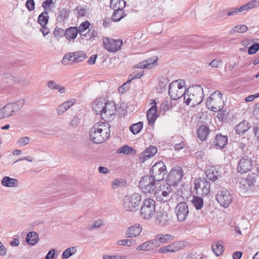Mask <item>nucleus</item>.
Here are the masks:
<instances>
[{
    "label": "nucleus",
    "instance_id": "f257e3e1",
    "mask_svg": "<svg viewBox=\"0 0 259 259\" xmlns=\"http://www.w3.org/2000/svg\"><path fill=\"white\" fill-rule=\"evenodd\" d=\"M110 127L109 124L105 122L94 124L90 132V136L93 142L101 144L106 141L110 137Z\"/></svg>",
    "mask_w": 259,
    "mask_h": 259
},
{
    "label": "nucleus",
    "instance_id": "f03ea898",
    "mask_svg": "<svg viewBox=\"0 0 259 259\" xmlns=\"http://www.w3.org/2000/svg\"><path fill=\"white\" fill-rule=\"evenodd\" d=\"M203 96L202 88L199 85H196L185 91L184 100L187 105L195 107L202 102Z\"/></svg>",
    "mask_w": 259,
    "mask_h": 259
},
{
    "label": "nucleus",
    "instance_id": "7ed1b4c3",
    "mask_svg": "<svg viewBox=\"0 0 259 259\" xmlns=\"http://www.w3.org/2000/svg\"><path fill=\"white\" fill-rule=\"evenodd\" d=\"M178 204L174 208V212L177 217V220L180 222H184L188 216V205L185 201L184 197L179 194L176 195Z\"/></svg>",
    "mask_w": 259,
    "mask_h": 259
},
{
    "label": "nucleus",
    "instance_id": "20e7f679",
    "mask_svg": "<svg viewBox=\"0 0 259 259\" xmlns=\"http://www.w3.org/2000/svg\"><path fill=\"white\" fill-rule=\"evenodd\" d=\"M155 202L151 198H148L143 200L140 209L141 217L145 220L151 219L155 213Z\"/></svg>",
    "mask_w": 259,
    "mask_h": 259
},
{
    "label": "nucleus",
    "instance_id": "39448f33",
    "mask_svg": "<svg viewBox=\"0 0 259 259\" xmlns=\"http://www.w3.org/2000/svg\"><path fill=\"white\" fill-rule=\"evenodd\" d=\"M224 104L222 95L218 91L211 94L206 102L208 109L214 112L221 111L223 108Z\"/></svg>",
    "mask_w": 259,
    "mask_h": 259
},
{
    "label": "nucleus",
    "instance_id": "423d86ee",
    "mask_svg": "<svg viewBox=\"0 0 259 259\" xmlns=\"http://www.w3.org/2000/svg\"><path fill=\"white\" fill-rule=\"evenodd\" d=\"M141 200V195L137 193L124 196L123 200V209L127 212L135 211L138 209Z\"/></svg>",
    "mask_w": 259,
    "mask_h": 259
},
{
    "label": "nucleus",
    "instance_id": "0eeeda50",
    "mask_svg": "<svg viewBox=\"0 0 259 259\" xmlns=\"http://www.w3.org/2000/svg\"><path fill=\"white\" fill-rule=\"evenodd\" d=\"M185 84V81L183 79L175 80L169 84L168 94L172 100H177L184 97Z\"/></svg>",
    "mask_w": 259,
    "mask_h": 259
},
{
    "label": "nucleus",
    "instance_id": "6e6552de",
    "mask_svg": "<svg viewBox=\"0 0 259 259\" xmlns=\"http://www.w3.org/2000/svg\"><path fill=\"white\" fill-rule=\"evenodd\" d=\"M215 199L221 206L227 208L233 201V196L226 189L222 187L218 188Z\"/></svg>",
    "mask_w": 259,
    "mask_h": 259
},
{
    "label": "nucleus",
    "instance_id": "1a4fd4ad",
    "mask_svg": "<svg viewBox=\"0 0 259 259\" xmlns=\"http://www.w3.org/2000/svg\"><path fill=\"white\" fill-rule=\"evenodd\" d=\"M166 173V166L164 162L161 161L155 163L150 169L151 177L157 181L163 180Z\"/></svg>",
    "mask_w": 259,
    "mask_h": 259
},
{
    "label": "nucleus",
    "instance_id": "9d476101",
    "mask_svg": "<svg viewBox=\"0 0 259 259\" xmlns=\"http://www.w3.org/2000/svg\"><path fill=\"white\" fill-rule=\"evenodd\" d=\"M156 181L149 176H144L139 182V187L145 194L152 193L156 188Z\"/></svg>",
    "mask_w": 259,
    "mask_h": 259
},
{
    "label": "nucleus",
    "instance_id": "9b49d317",
    "mask_svg": "<svg viewBox=\"0 0 259 259\" xmlns=\"http://www.w3.org/2000/svg\"><path fill=\"white\" fill-rule=\"evenodd\" d=\"M183 176L182 168L176 166L171 169L167 176V182L169 186H176L180 182Z\"/></svg>",
    "mask_w": 259,
    "mask_h": 259
},
{
    "label": "nucleus",
    "instance_id": "f8f14e48",
    "mask_svg": "<svg viewBox=\"0 0 259 259\" xmlns=\"http://www.w3.org/2000/svg\"><path fill=\"white\" fill-rule=\"evenodd\" d=\"M210 183L205 179L195 181L194 190L198 195L206 196L210 192Z\"/></svg>",
    "mask_w": 259,
    "mask_h": 259
},
{
    "label": "nucleus",
    "instance_id": "ddd939ff",
    "mask_svg": "<svg viewBox=\"0 0 259 259\" xmlns=\"http://www.w3.org/2000/svg\"><path fill=\"white\" fill-rule=\"evenodd\" d=\"M259 6V0H253L246 3L240 8H232L229 10L227 15L229 17L236 16L239 13L247 11Z\"/></svg>",
    "mask_w": 259,
    "mask_h": 259
},
{
    "label": "nucleus",
    "instance_id": "4468645a",
    "mask_svg": "<svg viewBox=\"0 0 259 259\" xmlns=\"http://www.w3.org/2000/svg\"><path fill=\"white\" fill-rule=\"evenodd\" d=\"M116 111V106L114 102H106L101 116L103 120L109 121L113 119Z\"/></svg>",
    "mask_w": 259,
    "mask_h": 259
},
{
    "label": "nucleus",
    "instance_id": "2eb2a0df",
    "mask_svg": "<svg viewBox=\"0 0 259 259\" xmlns=\"http://www.w3.org/2000/svg\"><path fill=\"white\" fill-rule=\"evenodd\" d=\"M103 43L106 49L111 52H115L120 49L122 41L120 39H110L108 37L103 38Z\"/></svg>",
    "mask_w": 259,
    "mask_h": 259
},
{
    "label": "nucleus",
    "instance_id": "dca6fc26",
    "mask_svg": "<svg viewBox=\"0 0 259 259\" xmlns=\"http://www.w3.org/2000/svg\"><path fill=\"white\" fill-rule=\"evenodd\" d=\"M257 175L254 173L249 174L245 178H242L239 182V187L244 190H248L254 186Z\"/></svg>",
    "mask_w": 259,
    "mask_h": 259
},
{
    "label": "nucleus",
    "instance_id": "f3484780",
    "mask_svg": "<svg viewBox=\"0 0 259 259\" xmlns=\"http://www.w3.org/2000/svg\"><path fill=\"white\" fill-rule=\"evenodd\" d=\"M252 163L251 159L248 156L242 157L238 163L237 170L240 173H245L251 169Z\"/></svg>",
    "mask_w": 259,
    "mask_h": 259
},
{
    "label": "nucleus",
    "instance_id": "a211bd4d",
    "mask_svg": "<svg viewBox=\"0 0 259 259\" xmlns=\"http://www.w3.org/2000/svg\"><path fill=\"white\" fill-rule=\"evenodd\" d=\"M105 100L104 98L96 99L92 103L93 110L96 114L101 115L105 105Z\"/></svg>",
    "mask_w": 259,
    "mask_h": 259
},
{
    "label": "nucleus",
    "instance_id": "6ab92c4d",
    "mask_svg": "<svg viewBox=\"0 0 259 259\" xmlns=\"http://www.w3.org/2000/svg\"><path fill=\"white\" fill-rule=\"evenodd\" d=\"M157 152V148L154 146H150L143 151L139 157L141 162H144L148 159L153 157Z\"/></svg>",
    "mask_w": 259,
    "mask_h": 259
},
{
    "label": "nucleus",
    "instance_id": "aec40b11",
    "mask_svg": "<svg viewBox=\"0 0 259 259\" xmlns=\"http://www.w3.org/2000/svg\"><path fill=\"white\" fill-rule=\"evenodd\" d=\"M142 230V227L140 224H136L129 227L125 233V236L127 238H133L138 236Z\"/></svg>",
    "mask_w": 259,
    "mask_h": 259
},
{
    "label": "nucleus",
    "instance_id": "412c9836",
    "mask_svg": "<svg viewBox=\"0 0 259 259\" xmlns=\"http://www.w3.org/2000/svg\"><path fill=\"white\" fill-rule=\"evenodd\" d=\"M174 237L169 234H158L153 239L155 246H159L158 243L164 244L167 243L169 241H171Z\"/></svg>",
    "mask_w": 259,
    "mask_h": 259
},
{
    "label": "nucleus",
    "instance_id": "4be33fe9",
    "mask_svg": "<svg viewBox=\"0 0 259 259\" xmlns=\"http://www.w3.org/2000/svg\"><path fill=\"white\" fill-rule=\"evenodd\" d=\"M1 184L3 186L8 188L17 187L19 185L18 181L14 178L8 176L3 177L2 180Z\"/></svg>",
    "mask_w": 259,
    "mask_h": 259
},
{
    "label": "nucleus",
    "instance_id": "5701e85b",
    "mask_svg": "<svg viewBox=\"0 0 259 259\" xmlns=\"http://www.w3.org/2000/svg\"><path fill=\"white\" fill-rule=\"evenodd\" d=\"M157 220L158 221L159 224L162 226L167 225L170 222L168 214L166 211H160L157 214Z\"/></svg>",
    "mask_w": 259,
    "mask_h": 259
},
{
    "label": "nucleus",
    "instance_id": "b1692460",
    "mask_svg": "<svg viewBox=\"0 0 259 259\" xmlns=\"http://www.w3.org/2000/svg\"><path fill=\"white\" fill-rule=\"evenodd\" d=\"M228 142V138L221 134L217 135L213 141V144L215 147L222 148L225 147Z\"/></svg>",
    "mask_w": 259,
    "mask_h": 259
},
{
    "label": "nucleus",
    "instance_id": "393cba45",
    "mask_svg": "<svg viewBox=\"0 0 259 259\" xmlns=\"http://www.w3.org/2000/svg\"><path fill=\"white\" fill-rule=\"evenodd\" d=\"M154 105H153L147 111V117L150 123H154L157 117V108L156 106V102L153 101Z\"/></svg>",
    "mask_w": 259,
    "mask_h": 259
},
{
    "label": "nucleus",
    "instance_id": "a878e982",
    "mask_svg": "<svg viewBox=\"0 0 259 259\" xmlns=\"http://www.w3.org/2000/svg\"><path fill=\"white\" fill-rule=\"evenodd\" d=\"M78 33L76 27H70L66 29L64 33L65 38L68 40L74 39Z\"/></svg>",
    "mask_w": 259,
    "mask_h": 259
},
{
    "label": "nucleus",
    "instance_id": "bb28decb",
    "mask_svg": "<svg viewBox=\"0 0 259 259\" xmlns=\"http://www.w3.org/2000/svg\"><path fill=\"white\" fill-rule=\"evenodd\" d=\"M250 127V126L249 125V123L246 120H243L236 126L235 130L237 134L242 135L244 134Z\"/></svg>",
    "mask_w": 259,
    "mask_h": 259
},
{
    "label": "nucleus",
    "instance_id": "cd10ccee",
    "mask_svg": "<svg viewBox=\"0 0 259 259\" xmlns=\"http://www.w3.org/2000/svg\"><path fill=\"white\" fill-rule=\"evenodd\" d=\"M74 103V99L69 100L60 105L57 109L58 115L63 114L69 108L72 106Z\"/></svg>",
    "mask_w": 259,
    "mask_h": 259
},
{
    "label": "nucleus",
    "instance_id": "c85d7f7f",
    "mask_svg": "<svg viewBox=\"0 0 259 259\" xmlns=\"http://www.w3.org/2000/svg\"><path fill=\"white\" fill-rule=\"evenodd\" d=\"M155 247H156V246L154 242L153 239H151L138 245L136 249L137 250L149 251L152 250Z\"/></svg>",
    "mask_w": 259,
    "mask_h": 259
},
{
    "label": "nucleus",
    "instance_id": "c756f323",
    "mask_svg": "<svg viewBox=\"0 0 259 259\" xmlns=\"http://www.w3.org/2000/svg\"><path fill=\"white\" fill-rule=\"evenodd\" d=\"M25 241L29 245H35L39 241L38 234L33 231L28 233L26 237Z\"/></svg>",
    "mask_w": 259,
    "mask_h": 259
},
{
    "label": "nucleus",
    "instance_id": "7c9ffc66",
    "mask_svg": "<svg viewBox=\"0 0 259 259\" xmlns=\"http://www.w3.org/2000/svg\"><path fill=\"white\" fill-rule=\"evenodd\" d=\"M157 60V58L156 57L150 58L140 62L134 67L135 68H147L149 66L156 62Z\"/></svg>",
    "mask_w": 259,
    "mask_h": 259
},
{
    "label": "nucleus",
    "instance_id": "2f4dec72",
    "mask_svg": "<svg viewBox=\"0 0 259 259\" xmlns=\"http://www.w3.org/2000/svg\"><path fill=\"white\" fill-rule=\"evenodd\" d=\"M210 132L208 127L205 125H202L199 127L197 131V135L199 139L203 141L206 140Z\"/></svg>",
    "mask_w": 259,
    "mask_h": 259
},
{
    "label": "nucleus",
    "instance_id": "473e14b6",
    "mask_svg": "<svg viewBox=\"0 0 259 259\" xmlns=\"http://www.w3.org/2000/svg\"><path fill=\"white\" fill-rule=\"evenodd\" d=\"M125 5V0H111L110 1V7L113 10L123 11Z\"/></svg>",
    "mask_w": 259,
    "mask_h": 259
},
{
    "label": "nucleus",
    "instance_id": "72a5a7b5",
    "mask_svg": "<svg viewBox=\"0 0 259 259\" xmlns=\"http://www.w3.org/2000/svg\"><path fill=\"white\" fill-rule=\"evenodd\" d=\"M205 174L206 178L210 181H215L218 179V171L213 167L206 170Z\"/></svg>",
    "mask_w": 259,
    "mask_h": 259
},
{
    "label": "nucleus",
    "instance_id": "f704fd0d",
    "mask_svg": "<svg viewBox=\"0 0 259 259\" xmlns=\"http://www.w3.org/2000/svg\"><path fill=\"white\" fill-rule=\"evenodd\" d=\"M184 243L182 241H175L167 245L169 252H176L183 248Z\"/></svg>",
    "mask_w": 259,
    "mask_h": 259
},
{
    "label": "nucleus",
    "instance_id": "c9c22d12",
    "mask_svg": "<svg viewBox=\"0 0 259 259\" xmlns=\"http://www.w3.org/2000/svg\"><path fill=\"white\" fill-rule=\"evenodd\" d=\"M161 197L159 200L164 202H167L170 200L172 197V190L170 186L168 185L165 190L162 191Z\"/></svg>",
    "mask_w": 259,
    "mask_h": 259
},
{
    "label": "nucleus",
    "instance_id": "e433bc0d",
    "mask_svg": "<svg viewBox=\"0 0 259 259\" xmlns=\"http://www.w3.org/2000/svg\"><path fill=\"white\" fill-rule=\"evenodd\" d=\"M25 100L23 99H19L17 100L9 103L11 105L12 109L14 110L15 113L19 111L24 106Z\"/></svg>",
    "mask_w": 259,
    "mask_h": 259
},
{
    "label": "nucleus",
    "instance_id": "4c0bfd02",
    "mask_svg": "<svg viewBox=\"0 0 259 259\" xmlns=\"http://www.w3.org/2000/svg\"><path fill=\"white\" fill-rule=\"evenodd\" d=\"M74 53H69L65 54L62 60V63L64 65H68L72 64L75 62V59H74Z\"/></svg>",
    "mask_w": 259,
    "mask_h": 259
},
{
    "label": "nucleus",
    "instance_id": "58836bf2",
    "mask_svg": "<svg viewBox=\"0 0 259 259\" xmlns=\"http://www.w3.org/2000/svg\"><path fill=\"white\" fill-rule=\"evenodd\" d=\"M11 107V105L8 103L4 107L1 108L2 110V111L3 115L4 116V118L10 117L15 114Z\"/></svg>",
    "mask_w": 259,
    "mask_h": 259
},
{
    "label": "nucleus",
    "instance_id": "ea45409f",
    "mask_svg": "<svg viewBox=\"0 0 259 259\" xmlns=\"http://www.w3.org/2000/svg\"><path fill=\"white\" fill-rule=\"evenodd\" d=\"M248 27L244 24L238 25L234 27L230 31V34L233 35L236 33H244L247 31Z\"/></svg>",
    "mask_w": 259,
    "mask_h": 259
},
{
    "label": "nucleus",
    "instance_id": "a19ab883",
    "mask_svg": "<svg viewBox=\"0 0 259 259\" xmlns=\"http://www.w3.org/2000/svg\"><path fill=\"white\" fill-rule=\"evenodd\" d=\"M117 153L126 155L129 154H135L136 153V150L131 147L125 145L119 148L117 150Z\"/></svg>",
    "mask_w": 259,
    "mask_h": 259
},
{
    "label": "nucleus",
    "instance_id": "79ce46f5",
    "mask_svg": "<svg viewBox=\"0 0 259 259\" xmlns=\"http://www.w3.org/2000/svg\"><path fill=\"white\" fill-rule=\"evenodd\" d=\"M48 13L47 12H44L38 16L37 21L41 26H46L48 22Z\"/></svg>",
    "mask_w": 259,
    "mask_h": 259
},
{
    "label": "nucleus",
    "instance_id": "37998d69",
    "mask_svg": "<svg viewBox=\"0 0 259 259\" xmlns=\"http://www.w3.org/2000/svg\"><path fill=\"white\" fill-rule=\"evenodd\" d=\"M116 244L118 246H126L128 247L132 246L133 245L136 244V241L133 239H125L119 240L116 242Z\"/></svg>",
    "mask_w": 259,
    "mask_h": 259
},
{
    "label": "nucleus",
    "instance_id": "c03bdc74",
    "mask_svg": "<svg viewBox=\"0 0 259 259\" xmlns=\"http://www.w3.org/2000/svg\"><path fill=\"white\" fill-rule=\"evenodd\" d=\"M76 249L75 247H71L65 249L62 253V258L67 259L76 252Z\"/></svg>",
    "mask_w": 259,
    "mask_h": 259
},
{
    "label": "nucleus",
    "instance_id": "a18cd8bd",
    "mask_svg": "<svg viewBox=\"0 0 259 259\" xmlns=\"http://www.w3.org/2000/svg\"><path fill=\"white\" fill-rule=\"evenodd\" d=\"M143 126V123L142 122H139L131 125L130 127V130L134 134H137L140 132Z\"/></svg>",
    "mask_w": 259,
    "mask_h": 259
},
{
    "label": "nucleus",
    "instance_id": "49530a36",
    "mask_svg": "<svg viewBox=\"0 0 259 259\" xmlns=\"http://www.w3.org/2000/svg\"><path fill=\"white\" fill-rule=\"evenodd\" d=\"M124 16L125 14L123 11L114 10V12L112 16V20L115 22L119 21Z\"/></svg>",
    "mask_w": 259,
    "mask_h": 259
},
{
    "label": "nucleus",
    "instance_id": "de8ad7c7",
    "mask_svg": "<svg viewBox=\"0 0 259 259\" xmlns=\"http://www.w3.org/2000/svg\"><path fill=\"white\" fill-rule=\"evenodd\" d=\"M192 203L197 210L200 209L203 205V200L202 198L197 196L193 197Z\"/></svg>",
    "mask_w": 259,
    "mask_h": 259
},
{
    "label": "nucleus",
    "instance_id": "09e8293b",
    "mask_svg": "<svg viewBox=\"0 0 259 259\" xmlns=\"http://www.w3.org/2000/svg\"><path fill=\"white\" fill-rule=\"evenodd\" d=\"M212 249L217 256H220L224 252L223 246L219 242L213 244L212 245Z\"/></svg>",
    "mask_w": 259,
    "mask_h": 259
},
{
    "label": "nucleus",
    "instance_id": "8fccbe9b",
    "mask_svg": "<svg viewBox=\"0 0 259 259\" xmlns=\"http://www.w3.org/2000/svg\"><path fill=\"white\" fill-rule=\"evenodd\" d=\"M68 16V11L66 9L64 8L60 10L59 12L58 19L59 21L63 22L66 19H67Z\"/></svg>",
    "mask_w": 259,
    "mask_h": 259
},
{
    "label": "nucleus",
    "instance_id": "3c124183",
    "mask_svg": "<svg viewBox=\"0 0 259 259\" xmlns=\"http://www.w3.org/2000/svg\"><path fill=\"white\" fill-rule=\"evenodd\" d=\"M75 62L78 63L83 61L87 57L84 53L83 52H74Z\"/></svg>",
    "mask_w": 259,
    "mask_h": 259
},
{
    "label": "nucleus",
    "instance_id": "603ef678",
    "mask_svg": "<svg viewBox=\"0 0 259 259\" xmlns=\"http://www.w3.org/2000/svg\"><path fill=\"white\" fill-rule=\"evenodd\" d=\"M125 184V182L123 179H115L112 182V187L113 189H116L124 186Z\"/></svg>",
    "mask_w": 259,
    "mask_h": 259
},
{
    "label": "nucleus",
    "instance_id": "864d4df0",
    "mask_svg": "<svg viewBox=\"0 0 259 259\" xmlns=\"http://www.w3.org/2000/svg\"><path fill=\"white\" fill-rule=\"evenodd\" d=\"M90 25V23L88 21L81 23L78 28H77L78 33L82 34L85 30L89 28Z\"/></svg>",
    "mask_w": 259,
    "mask_h": 259
},
{
    "label": "nucleus",
    "instance_id": "5fc2aeb1",
    "mask_svg": "<svg viewBox=\"0 0 259 259\" xmlns=\"http://www.w3.org/2000/svg\"><path fill=\"white\" fill-rule=\"evenodd\" d=\"M65 32L62 28L56 27L53 32V34L55 37L57 38V39L64 35Z\"/></svg>",
    "mask_w": 259,
    "mask_h": 259
},
{
    "label": "nucleus",
    "instance_id": "6e6d98bb",
    "mask_svg": "<svg viewBox=\"0 0 259 259\" xmlns=\"http://www.w3.org/2000/svg\"><path fill=\"white\" fill-rule=\"evenodd\" d=\"M259 50V44H253L248 49V53L249 55L255 54Z\"/></svg>",
    "mask_w": 259,
    "mask_h": 259
},
{
    "label": "nucleus",
    "instance_id": "4d7b16f0",
    "mask_svg": "<svg viewBox=\"0 0 259 259\" xmlns=\"http://www.w3.org/2000/svg\"><path fill=\"white\" fill-rule=\"evenodd\" d=\"M29 141L30 139L27 137H21L18 140L17 144L19 146H24L29 143Z\"/></svg>",
    "mask_w": 259,
    "mask_h": 259
},
{
    "label": "nucleus",
    "instance_id": "13d9d810",
    "mask_svg": "<svg viewBox=\"0 0 259 259\" xmlns=\"http://www.w3.org/2000/svg\"><path fill=\"white\" fill-rule=\"evenodd\" d=\"M144 74V71L140 72H134L129 76V81H131L132 80L140 78Z\"/></svg>",
    "mask_w": 259,
    "mask_h": 259
},
{
    "label": "nucleus",
    "instance_id": "bf43d9fd",
    "mask_svg": "<svg viewBox=\"0 0 259 259\" xmlns=\"http://www.w3.org/2000/svg\"><path fill=\"white\" fill-rule=\"evenodd\" d=\"M127 256L124 255H105L103 259H126Z\"/></svg>",
    "mask_w": 259,
    "mask_h": 259
},
{
    "label": "nucleus",
    "instance_id": "052dcab7",
    "mask_svg": "<svg viewBox=\"0 0 259 259\" xmlns=\"http://www.w3.org/2000/svg\"><path fill=\"white\" fill-rule=\"evenodd\" d=\"M103 222L101 220L95 221L93 224H91L89 226V230H92L98 228L103 225Z\"/></svg>",
    "mask_w": 259,
    "mask_h": 259
},
{
    "label": "nucleus",
    "instance_id": "680f3d73",
    "mask_svg": "<svg viewBox=\"0 0 259 259\" xmlns=\"http://www.w3.org/2000/svg\"><path fill=\"white\" fill-rule=\"evenodd\" d=\"M78 14V17H84L86 15V10L80 6H77L74 10Z\"/></svg>",
    "mask_w": 259,
    "mask_h": 259
},
{
    "label": "nucleus",
    "instance_id": "e2e57ef3",
    "mask_svg": "<svg viewBox=\"0 0 259 259\" xmlns=\"http://www.w3.org/2000/svg\"><path fill=\"white\" fill-rule=\"evenodd\" d=\"M25 5L26 8L29 11H32L35 9V3L34 0H27Z\"/></svg>",
    "mask_w": 259,
    "mask_h": 259
},
{
    "label": "nucleus",
    "instance_id": "0e129e2a",
    "mask_svg": "<svg viewBox=\"0 0 259 259\" xmlns=\"http://www.w3.org/2000/svg\"><path fill=\"white\" fill-rule=\"evenodd\" d=\"M222 64V60L220 59H215L213 60L209 63V65L212 67H219Z\"/></svg>",
    "mask_w": 259,
    "mask_h": 259
},
{
    "label": "nucleus",
    "instance_id": "69168bd1",
    "mask_svg": "<svg viewBox=\"0 0 259 259\" xmlns=\"http://www.w3.org/2000/svg\"><path fill=\"white\" fill-rule=\"evenodd\" d=\"M59 84H57L53 80H50L47 82V87L51 90H56L58 88Z\"/></svg>",
    "mask_w": 259,
    "mask_h": 259
},
{
    "label": "nucleus",
    "instance_id": "338daca9",
    "mask_svg": "<svg viewBox=\"0 0 259 259\" xmlns=\"http://www.w3.org/2000/svg\"><path fill=\"white\" fill-rule=\"evenodd\" d=\"M13 79L15 81L19 82L23 85H28L29 83V81L26 79H21L18 77H14Z\"/></svg>",
    "mask_w": 259,
    "mask_h": 259
},
{
    "label": "nucleus",
    "instance_id": "774afa93",
    "mask_svg": "<svg viewBox=\"0 0 259 259\" xmlns=\"http://www.w3.org/2000/svg\"><path fill=\"white\" fill-rule=\"evenodd\" d=\"M55 254V250L54 249H51L46 256L45 259H53Z\"/></svg>",
    "mask_w": 259,
    "mask_h": 259
}]
</instances>
